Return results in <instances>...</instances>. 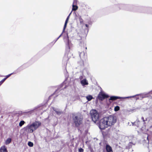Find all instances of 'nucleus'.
<instances>
[{"mask_svg": "<svg viewBox=\"0 0 152 152\" xmlns=\"http://www.w3.org/2000/svg\"><path fill=\"white\" fill-rule=\"evenodd\" d=\"M1 81H0V86L1 85V84L3 83Z\"/></svg>", "mask_w": 152, "mask_h": 152, "instance_id": "30", "label": "nucleus"}, {"mask_svg": "<svg viewBox=\"0 0 152 152\" xmlns=\"http://www.w3.org/2000/svg\"><path fill=\"white\" fill-rule=\"evenodd\" d=\"M66 86H64V88H66Z\"/></svg>", "mask_w": 152, "mask_h": 152, "instance_id": "33", "label": "nucleus"}, {"mask_svg": "<svg viewBox=\"0 0 152 152\" xmlns=\"http://www.w3.org/2000/svg\"><path fill=\"white\" fill-rule=\"evenodd\" d=\"M57 91H56V92H55V93H56V92H57Z\"/></svg>", "mask_w": 152, "mask_h": 152, "instance_id": "36", "label": "nucleus"}, {"mask_svg": "<svg viewBox=\"0 0 152 152\" xmlns=\"http://www.w3.org/2000/svg\"><path fill=\"white\" fill-rule=\"evenodd\" d=\"M124 5L122 4H119L118 5V7H119V9H123V7Z\"/></svg>", "mask_w": 152, "mask_h": 152, "instance_id": "19", "label": "nucleus"}, {"mask_svg": "<svg viewBox=\"0 0 152 152\" xmlns=\"http://www.w3.org/2000/svg\"><path fill=\"white\" fill-rule=\"evenodd\" d=\"M90 114L93 121L95 122L99 118V114L97 111L95 110H92L90 111Z\"/></svg>", "mask_w": 152, "mask_h": 152, "instance_id": "3", "label": "nucleus"}, {"mask_svg": "<svg viewBox=\"0 0 152 152\" xmlns=\"http://www.w3.org/2000/svg\"><path fill=\"white\" fill-rule=\"evenodd\" d=\"M147 138L148 139V137H147Z\"/></svg>", "mask_w": 152, "mask_h": 152, "instance_id": "37", "label": "nucleus"}, {"mask_svg": "<svg viewBox=\"0 0 152 152\" xmlns=\"http://www.w3.org/2000/svg\"><path fill=\"white\" fill-rule=\"evenodd\" d=\"M71 13H72V12H70V13L69 14V15L67 17V18L66 19L65 22H68V21L69 19V16H70V15L71 14Z\"/></svg>", "mask_w": 152, "mask_h": 152, "instance_id": "24", "label": "nucleus"}, {"mask_svg": "<svg viewBox=\"0 0 152 152\" xmlns=\"http://www.w3.org/2000/svg\"><path fill=\"white\" fill-rule=\"evenodd\" d=\"M25 123V122L23 121H21L19 124V125L20 126H22Z\"/></svg>", "mask_w": 152, "mask_h": 152, "instance_id": "18", "label": "nucleus"}, {"mask_svg": "<svg viewBox=\"0 0 152 152\" xmlns=\"http://www.w3.org/2000/svg\"><path fill=\"white\" fill-rule=\"evenodd\" d=\"M6 79V78H4L3 79H2L1 81L2 82V83H3L4 81Z\"/></svg>", "mask_w": 152, "mask_h": 152, "instance_id": "27", "label": "nucleus"}, {"mask_svg": "<svg viewBox=\"0 0 152 152\" xmlns=\"http://www.w3.org/2000/svg\"><path fill=\"white\" fill-rule=\"evenodd\" d=\"M142 119L143 120V121H144V118L143 117H142Z\"/></svg>", "mask_w": 152, "mask_h": 152, "instance_id": "29", "label": "nucleus"}, {"mask_svg": "<svg viewBox=\"0 0 152 152\" xmlns=\"http://www.w3.org/2000/svg\"><path fill=\"white\" fill-rule=\"evenodd\" d=\"M134 96H128V97H119V96H111L110 97V98L109 99V100H115L116 99H118L128 98H131V97H134Z\"/></svg>", "mask_w": 152, "mask_h": 152, "instance_id": "8", "label": "nucleus"}, {"mask_svg": "<svg viewBox=\"0 0 152 152\" xmlns=\"http://www.w3.org/2000/svg\"><path fill=\"white\" fill-rule=\"evenodd\" d=\"M66 81H65L63 83L62 85H63L64 86V85L66 83Z\"/></svg>", "mask_w": 152, "mask_h": 152, "instance_id": "28", "label": "nucleus"}, {"mask_svg": "<svg viewBox=\"0 0 152 152\" xmlns=\"http://www.w3.org/2000/svg\"><path fill=\"white\" fill-rule=\"evenodd\" d=\"M28 144L29 146L30 147H32L33 146V143H32L31 142H28Z\"/></svg>", "mask_w": 152, "mask_h": 152, "instance_id": "20", "label": "nucleus"}, {"mask_svg": "<svg viewBox=\"0 0 152 152\" xmlns=\"http://www.w3.org/2000/svg\"><path fill=\"white\" fill-rule=\"evenodd\" d=\"M79 80L80 83L83 86L85 87L88 85V80L83 76H80L79 77Z\"/></svg>", "mask_w": 152, "mask_h": 152, "instance_id": "4", "label": "nucleus"}, {"mask_svg": "<svg viewBox=\"0 0 152 152\" xmlns=\"http://www.w3.org/2000/svg\"><path fill=\"white\" fill-rule=\"evenodd\" d=\"M12 141V140L10 138H8L5 141V144L6 145H8Z\"/></svg>", "mask_w": 152, "mask_h": 152, "instance_id": "13", "label": "nucleus"}, {"mask_svg": "<svg viewBox=\"0 0 152 152\" xmlns=\"http://www.w3.org/2000/svg\"><path fill=\"white\" fill-rule=\"evenodd\" d=\"M77 0H74L72 5V11H76L78 9V7L75 4L76 3Z\"/></svg>", "mask_w": 152, "mask_h": 152, "instance_id": "9", "label": "nucleus"}, {"mask_svg": "<svg viewBox=\"0 0 152 152\" xmlns=\"http://www.w3.org/2000/svg\"><path fill=\"white\" fill-rule=\"evenodd\" d=\"M0 152H8L6 146L4 145L1 146L0 148Z\"/></svg>", "mask_w": 152, "mask_h": 152, "instance_id": "10", "label": "nucleus"}, {"mask_svg": "<svg viewBox=\"0 0 152 152\" xmlns=\"http://www.w3.org/2000/svg\"><path fill=\"white\" fill-rule=\"evenodd\" d=\"M86 99L88 101H90L93 99V97L91 95H89L86 97Z\"/></svg>", "mask_w": 152, "mask_h": 152, "instance_id": "14", "label": "nucleus"}, {"mask_svg": "<svg viewBox=\"0 0 152 152\" xmlns=\"http://www.w3.org/2000/svg\"><path fill=\"white\" fill-rule=\"evenodd\" d=\"M106 149L107 152H113L112 148L109 145H106Z\"/></svg>", "mask_w": 152, "mask_h": 152, "instance_id": "11", "label": "nucleus"}, {"mask_svg": "<svg viewBox=\"0 0 152 152\" xmlns=\"http://www.w3.org/2000/svg\"><path fill=\"white\" fill-rule=\"evenodd\" d=\"M151 92H152V91H151V92H149V93H151Z\"/></svg>", "mask_w": 152, "mask_h": 152, "instance_id": "38", "label": "nucleus"}, {"mask_svg": "<svg viewBox=\"0 0 152 152\" xmlns=\"http://www.w3.org/2000/svg\"><path fill=\"white\" fill-rule=\"evenodd\" d=\"M119 107L118 106H116L114 108V110L115 111H117L119 110Z\"/></svg>", "mask_w": 152, "mask_h": 152, "instance_id": "21", "label": "nucleus"}, {"mask_svg": "<svg viewBox=\"0 0 152 152\" xmlns=\"http://www.w3.org/2000/svg\"><path fill=\"white\" fill-rule=\"evenodd\" d=\"M66 54L65 55V57L66 56H67V59L68 60L69 58L70 57V55L71 53H69L70 48L69 46V43L68 42V41L66 43Z\"/></svg>", "mask_w": 152, "mask_h": 152, "instance_id": "7", "label": "nucleus"}, {"mask_svg": "<svg viewBox=\"0 0 152 152\" xmlns=\"http://www.w3.org/2000/svg\"><path fill=\"white\" fill-rule=\"evenodd\" d=\"M85 53L84 52H82L79 54V56L81 58H83Z\"/></svg>", "mask_w": 152, "mask_h": 152, "instance_id": "17", "label": "nucleus"}, {"mask_svg": "<svg viewBox=\"0 0 152 152\" xmlns=\"http://www.w3.org/2000/svg\"><path fill=\"white\" fill-rule=\"evenodd\" d=\"M59 38V37L57 38V39H56V41Z\"/></svg>", "mask_w": 152, "mask_h": 152, "instance_id": "34", "label": "nucleus"}, {"mask_svg": "<svg viewBox=\"0 0 152 152\" xmlns=\"http://www.w3.org/2000/svg\"><path fill=\"white\" fill-rule=\"evenodd\" d=\"M116 119L113 115H110L101 119L99 123V127L101 129H104L109 126L113 125L116 122Z\"/></svg>", "mask_w": 152, "mask_h": 152, "instance_id": "1", "label": "nucleus"}, {"mask_svg": "<svg viewBox=\"0 0 152 152\" xmlns=\"http://www.w3.org/2000/svg\"><path fill=\"white\" fill-rule=\"evenodd\" d=\"M67 23L68 22H65L64 27V28H63V32L64 31V30L66 27V26Z\"/></svg>", "mask_w": 152, "mask_h": 152, "instance_id": "23", "label": "nucleus"}, {"mask_svg": "<svg viewBox=\"0 0 152 152\" xmlns=\"http://www.w3.org/2000/svg\"><path fill=\"white\" fill-rule=\"evenodd\" d=\"M59 38V37L57 38V39H56V41Z\"/></svg>", "mask_w": 152, "mask_h": 152, "instance_id": "35", "label": "nucleus"}, {"mask_svg": "<svg viewBox=\"0 0 152 152\" xmlns=\"http://www.w3.org/2000/svg\"><path fill=\"white\" fill-rule=\"evenodd\" d=\"M12 73H11V74H9V75H6V78H6V79H7V78H8V77H9L10 76V75H12Z\"/></svg>", "mask_w": 152, "mask_h": 152, "instance_id": "26", "label": "nucleus"}, {"mask_svg": "<svg viewBox=\"0 0 152 152\" xmlns=\"http://www.w3.org/2000/svg\"><path fill=\"white\" fill-rule=\"evenodd\" d=\"M79 151L80 152H83L84 151L83 148H80L79 149Z\"/></svg>", "mask_w": 152, "mask_h": 152, "instance_id": "25", "label": "nucleus"}, {"mask_svg": "<svg viewBox=\"0 0 152 152\" xmlns=\"http://www.w3.org/2000/svg\"><path fill=\"white\" fill-rule=\"evenodd\" d=\"M73 118L74 122L76 126H78L82 123V119L80 117L73 116Z\"/></svg>", "mask_w": 152, "mask_h": 152, "instance_id": "5", "label": "nucleus"}, {"mask_svg": "<svg viewBox=\"0 0 152 152\" xmlns=\"http://www.w3.org/2000/svg\"><path fill=\"white\" fill-rule=\"evenodd\" d=\"M108 97V96L102 91H101L99 93L98 96V99L101 101H102Z\"/></svg>", "mask_w": 152, "mask_h": 152, "instance_id": "6", "label": "nucleus"}, {"mask_svg": "<svg viewBox=\"0 0 152 152\" xmlns=\"http://www.w3.org/2000/svg\"><path fill=\"white\" fill-rule=\"evenodd\" d=\"M62 33L61 34V35L59 36V38H60V37L61 36V35H62Z\"/></svg>", "mask_w": 152, "mask_h": 152, "instance_id": "32", "label": "nucleus"}, {"mask_svg": "<svg viewBox=\"0 0 152 152\" xmlns=\"http://www.w3.org/2000/svg\"><path fill=\"white\" fill-rule=\"evenodd\" d=\"M147 94L145 93L138 95L139 96V97L138 98H137V99H141L145 97L146 96Z\"/></svg>", "mask_w": 152, "mask_h": 152, "instance_id": "12", "label": "nucleus"}, {"mask_svg": "<svg viewBox=\"0 0 152 152\" xmlns=\"http://www.w3.org/2000/svg\"><path fill=\"white\" fill-rule=\"evenodd\" d=\"M85 26H86V27H88V25L87 24H86L85 25Z\"/></svg>", "mask_w": 152, "mask_h": 152, "instance_id": "31", "label": "nucleus"}, {"mask_svg": "<svg viewBox=\"0 0 152 152\" xmlns=\"http://www.w3.org/2000/svg\"><path fill=\"white\" fill-rule=\"evenodd\" d=\"M41 124L40 122L35 121L31 124L28 125L25 128V129L28 132L32 133L40 126Z\"/></svg>", "mask_w": 152, "mask_h": 152, "instance_id": "2", "label": "nucleus"}, {"mask_svg": "<svg viewBox=\"0 0 152 152\" xmlns=\"http://www.w3.org/2000/svg\"><path fill=\"white\" fill-rule=\"evenodd\" d=\"M138 122H139V121H136L134 123H132V125L133 126H138L139 125L137 124V123Z\"/></svg>", "mask_w": 152, "mask_h": 152, "instance_id": "16", "label": "nucleus"}, {"mask_svg": "<svg viewBox=\"0 0 152 152\" xmlns=\"http://www.w3.org/2000/svg\"><path fill=\"white\" fill-rule=\"evenodd\" d=\"M79 19L80 22L81 23H83V20L80 16H79Z\"/></svg>", "mask_w": 152, "mask_h": 152, "instance_id": "22", "label": "nucleus"}, {"mask_svg": "<svg viewBox=\"0 0 152 152\" xmlns=\"http://www.w3.org/2000/svg\"><path fill=\"white\" fill-rule=\"evenodd\" d=\"M53 110L55 111V112L56 113V114L58 115H61V113L62 112L60 111H57L55 109H54V108H53Z\"/></svg>", "mask_w": 152, "mask_h": 152, "instance_id": "15", "label": "nucleus"}]
</instances>
